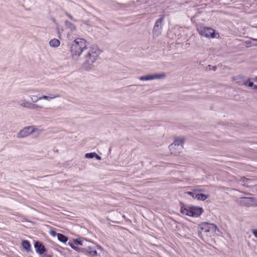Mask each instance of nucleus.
Returning <instances> with one entry per match:
<instances>
[{"label":"nucleus","mask_w":257,"mask_h":257,"mask_svg":"<svg viewBox=\"0 0 257 257\" xmlns=\"http://www.w3.org/2000/svg\"><path fill=\"white\" fill-rule=\"evenodd\" d=\"M197 31L201 36L207 38H213L216 37L215 31L210 27L200 25L197 26Z\"/></svg>","instance_id":"7"},{"label":"nucleus","mask_w":257,"mask_h":257,"mask_svg":"<svg viewBox=\"0 0 257 257\" xmlns=\"http://www.w3.org/2000/svg\"><path fill=\"white\" fill-rule=\"evenodd\" d=\"M22 92L25 94H30L29 96L31 101L27 100L26 99H21L19 101V105L22 107L29 109L43 108V106L35 103L39 100H46L47 101H51L54 98L60 97V95L58 94H50L49 95H44L38 97L37 95H35L34 93L39 92V89L34 88H24L22 89Z\"/></svg>","instance_id":"3"},{"label":"nucleus","mask_w":257,"mask_h":257,"mask_svg":"<svg viewBox=\"0 0 257 257\" xmlns=\"http://www.w3.org/2000/svg\"><path fill=\"white\" fill-rule=\"evenodd\" d=\"M246 43L247 44H249L250 43V42L246 41Z\"/></svg>","instance_id":"33"},{"label":"nucleus","mask_w":257,"mask_h":257,"mask_svg":"<svg viewBox=\"0 0 257 257\" xmlns=\"http://www.w3.org/2000/svg\"><path fill=\"white\" fill-rule=\"evenodd\" d=\"M253 89L254 90H257V85H254L253 86Z\"/></svg>","instance_id":"31"},{"label":"nucleus","mask_w":257,"mask_h":257,"mask_svg":"<svg viewBox=\"0 0 257 257\" xmlns=\"http://www.w3.org/2000/svg\"><path fill=\"white\" fill-rule=\"evenodd\" d=\"M180 212L182 214L192 217H198L203 212V209L194 206L187 207L181 205Z\"/></svg>","instance_id":"5"},{"label":"nucleus","mask_w":257,"mask_h":257,"mask_svg":"<svg viewBox=\"0 0 257 257\" xmlns=\"http://www.w3.org/2000/svg\"><path fill=\"white\" fill-rule=\"evenodd\" d=\"M253 79L255 81L257 82V76H256Z\"/></svg>","instance_id":"32"},{"label":"nucleus","mask_w":257,"mask_h":257,"mask_svg":"<svg viewBox=\"0 0 257 257\" xmlns=\"http://www.w3.org/2000/svg\"><path fill=\"white\" fill-rule=\"evenodd\" d=\"M58 239L63 243L66 242L68 240V237L61 233H58Z\"/></svg>","instance_id":"18"},{"label":"nucleus","mask_w":257,"mask_h":257,"mask_svg":"<svg viewBox=\"0 0 257 257\" xmlns=\"http://www.w3.org/2000/svg\"><path fill=\"white\" fill-rule=\"evenodd\" d=\"M37 129L34 126H28L24 127L23 130L20 131L18 134V138H23L27 137L33 133L35 132Z\"/></svg>","instance_id":"9"},{"label":"nucleus","mask_w":257,"mask_h":257,"mask_svg":"<svg viewBox=\"0 0 257 257\" xmlns=\"http://www.w3.org/2000/svg\"><path fill=\"white\" fill-rule=\"evenodd\" d=\"M95 155V153H86L85 155V157L86 158L90 159V158H94Z\"/></svg>","instance_id":"23"},{"label":"nucleus","mask_w":257,"mask_h":257,"mask_svg":"<svg viewBox=\"0 0 257 257\" xmlns=\"http://www.w3.org/2000/svg\"><path fill=\"white\" fill-rule=\"evenodd\" d=\"M22 92L25 94H30L29 96L31 101L27 100L26 99H21L19 101V105L22 107L29 109L43 108V106L35 103L39 100H46L47 101H51L54 98L60 97V95L58 94H50L49 95H44L38 97L37 95H35L34 93L39 92V89L34 88H24L22 89Z\"/></svg>","instance_id":"2"},{"label":"nucleus","mask_w":257,"mask_h":257,"mask_svg":"<svg viewBox=\"0 0 257 257\" xmlns=\"http://www.w3.org/2000/svg\"><path fill=\"white\" fill-rule=\"evenodd\" d=\"M87 41L82 38L75 39L71 44L70 51L72 59L78 61L83 54L82 64L86 70H90L94 67V63L97 60L99 51L96 47H87Z\"/></svg>","instance_id":"1"},{"label":"nucleus","mask_w":257,"mask_h":257,"mask_svg":"<svg viewBox=\"0 0 257 257\" xmlns=\"http://www.w3.org/2000/svg\"><path fill=\"white\" fill-rule=\"evenodd\" d=\"M65 25L66 27L67 28L69 29L72 32H74L76 31V27L74 24L71 23L70 22H69L68 21H65Z\"/></svg>","instance_id":"15"},{"label":"nucleus","mask_w":257,"mask_h":257,"mask_svg":"<svg viewBox=\"0 0 257 257\" xmlns=\"http://www.w3.org/2000/svg\"><path fill=\"white\" fill-rule=\"evenodd\" d=\"M34 246L36 252L40 254H43L46 251L45 246L40 242L37 241L35 242Z\"/></svg>","instance_id":"12"},{"label":"nucleus","mask_w":257,"mask_h":257,"mask_svg":"<svg viewBox=\"0 0 257 257\" xmlns=\"http://www.w3.org/2000/svg\"><path fill=\"white\" fill-rule=\"evenodd\" d=\"M200 191H201V190H195L193 198L197 199L198 200L204 201L206 200L208 198V196L204 194L199 193Z\"/></svg>","instance_id":"13"},{"label":"nucleus","mask_w":257,"mask_h":257,"mask_svg":"<svg viewBox=\"0 0 257 257\" xmlns=\"http://www.w3.org/2000/svg\"><path fill=\"white\" fill-rule=\"evenodd\" d=\"M84 248H83V252H88L89 254L92 256L97 255V253L96 249H101V247L99 245H97L93 243L86 241V245Z\"/></svg>","instance_id":"8"},{"label":"nucleus","mask_w":257,"mask_h":257,"mask_svg":"<svg viewBox=\"0 0 257 257\" xmlns=\"http://www.w3.org/2000/svg\"><path fill=\"white\" fill-rule=\"evenodd\" d=\"M65 15H66L68 17H69V18L71 20L74 21H75V22H76V21H77V20H76L74 19V18H73V17H72L70 14H68V13H67V12H66V13H65Z\"/></svg>","instance_id":"24"},{"label":"nucleus","mask_w":257,"mask_h":257,"mask_svg":"<svg viewBox=\"0 0 257 257\" xmlns=\"http://www.w3.org/2000/svg\"><path fill=\"white\" fill-rule=\"evenodd\" d=\"M49 45L50 47L57 48L59 47L60 45V41L57 39H51L49 42Z\"/></svg>","instance_id":"16"},{"label":"nucleus","mask_w":257,"mask_h":257,"mask_svg":"<svg viewBox=\"0 0 257 257\" xmlns=\"http://www.w3.org/2000/svg\"><path fill=\"white\" fill-rule=\"evenodd\" d=\"M184 141L185 139L183 137L175 138L174 142L169 146L171 153L174 155L180 154L183 150Z\"/></svg>","instance_id":"6"},{"label":"nucleus","mask_w":257,"mask_h":257,"mask_svg":"<svg viewBox=\"0 0 257 257\" xmlns=\"http://www.w3.org/2000/svg\"><path fill=\"white\" fill-rule=\"evenodd\" d=\"M165 77V74L164 73H161L160 74H149L145 76H142L139 78V79L141 81H149L154 79H160L164 78Z\"/></svg>","instance_id":"11"},{"label":"nucleus","mask_w":257,"mask_h":257,"mask_svg":"<svg viewBox=\"0 0 257 257\" xmlns=\"http://www.w3.org/2000/svg\"><path fill=\"white\" fill-rule=\"evenodd\" d=\"M163 19L164 17H163L156 21L153 30L154 36L158 37L161 35Z\"/></svg>","instance_id":"10"},{"label":"nucleus","mask_w":257,"mask_h":257,"mask_svg":"<svg viewBox=\"0 0 257 257\" xmlns=\"http://www.w3.org/2000/svg\"><path fill=\"white\" fill-rule=\"evenodd\" d=\"M208 67H211V65H208ZM212 70H213L214 71H215L216 70L217 68H216V66H212Z\"/></svg>","instance_id":"30"},{"label":"nucleus","mask_w":257,"mask_h":257,"mask_svg":"<svg viewBox=\"0 0 257 257\" xmlns=\"http://www.w3.org/2000/svg\"><path fill=\"white\" fill-rule=\"evenodd\" d=\"M194 193V191H193L192 192H187V194L189 195H190V196H191L192 198L193 197V195H194L193 194Z\"/></svg>","instance_id":"28"},{"label":"nucleus","mask_w":257,"mask_h":257,"mask_svg":"<svg viewBox=\"0 0 257 257\" xmlns=\"http://www.w3.org/2000/svg\"><path fill=\"white\" fill-rule=\"evenodd\" d=\"M243 78V77L242 76H236V77H234V80H238V79H242Z\"/></svg>","instance_id":"26"},{"label":"nucleus","mask_w":257,"mask_h":257,"mask_svg":"<svg viewBox=\"0 0 257 257\" xmlns=\"http://www.w3.org/2000/svg\"><path fill=\"white\" fill-rule=\"evenodd\" d=\"M74 243L75 245H81L84 246L86 245V242H84V241L80 240L79 239H75Z\"/></svg>","instance_id":"21"},{"label":"nucleus","mask_w":257,"mask_h":257,"mask_svg":"<svg viewBox=\"0 0 257 257\" xmlns=\"http://www.w3.org/2000/svg\"><path fill=\"white\" fill-rule=\"evenodd\" d=\"M94 157H95V158H96L97 160H101V157H100L99 155H98L97 154H96V153H95V155Z\"/></svg>","instance_id":"29"},{"label":"nucleus","mask_w":257,"mask_h":257,"mask_svg":"<svg viewBox=\"0 0 257 257\" xmlns=\"http://www.w3.org/2000/svg\"><path fill=\"white\" fill-rule=\"evenodd\" d=\"M243 202L247 205L253 206L256 205L257 201L252 197H246L243 198Z\"/></svg>","instance_id":"14"},{"label":"nucleus","mask_w":257,"mask_h":257,"mask_svg":"<svg viewBox=\"0 0 257 257\" xmlns=\"http://www.w3.org/2000/svg\"><path fill=\"white\" fill-rule=\"evenodd\" d=\"M238 83H239V85H247L248 87H253L254 84H253V83L252 82H248V83H247V81H243L242 82H241V81H238L237 82Z\"/></svg>","instance_id":"20"},{"label":"nucleus","mask_w":257,"mask_h":257,"mask_svg":"<svg viewBox=\"0 0 257 257\" xmlns=\"http://www.w3.org/2000/svg\"><path fill=\"white\" fill-rule=\"evenodd\" d=\"M217 230L218 228L215 224L203 222L199 225L198 233L204 241H207L209 237L215 235Z\"/></svg>","instance_id":"4"},{"label":"nucleus","mask_w":257,"mask_h":257,"mask_svg":"<svg viewBox=\"0 0 257 257\" xmlns=\"http://www.w3.org/2000/svg\"><path fill=\"white\" fill-rule=\"evenodd\" d=\"M252 233L257 238V229H254L252 230Z\"/></svg>","instance_id":"27"},{"label":"nucleus","mask_w":257,"mask_h":257,"mask_svg":"<svg viewBox=\"0 0 257 257\" xmlns=\"http://www.w3.org/2000/svg\"><path fill=\"white\" fill-rule=\"evenodd\" d=\"M68 244L72 248H73L74 249H75L76 251H77L78 252H82L83 251V250H82V249L83 248H79V247H76L75 246V244L74 243H72V242H68Z\"/></svg>","instance_id":"19"},{"label":"nucleus","mask_w":257,"mask_h":257,"mask_svg":"<svg viewBox=\"0 0 257 257\" xmlns=\"http://www.w3.org/2000/svg\"><path fill=\"white\" fill-rule=\"evenodd\" d=\"M240 181L241 182V184L243 186L245 185L246 183H247V182L250 181V180L248 179H246L244 177H241Z\"/></svg>","instance_id":"22"},{"label":"nucleus","mask_w":257,"mask_h":257,"mask_svg":"<svg viewBox=\"0 0 257 257\" xmlns=\"http://www.w3.org/2000/svg\"><path fill=\"white\" fill-rule=\"evenodd\" d=\"M22 246L27 251L31 250V244L27 240H24L22 242Z\"/></svg>","instance_id":"17"},{"label":"nucleus","mask_w":257,"mask_h":257,"mask_svg":"<svg viewBox=\"0 0 257 257\" xmlns=\"http://www.w3.org/2000/svg\"><path fill=\"white\" fill-rule=\"evenodd\" d=\"M50 233L53 236H58V233H57L55 231L51 230V231H50Z\"/></svg>","instance_id":"25"},{"label":"nucleus","mask_w":257,"mask_h":257,"mask_svg":"<svg viewBox=\"0 0 257 257\" xmlns=\"http://www.w3.org/2000/svg\"><path fill=\"white\" fill-rule=\"evenodd\" d=\"M252 40H253V41H257V39H252ZM256 45H257V43H256Z\"/></svg>","instance_id":"34"}]
</instances>
